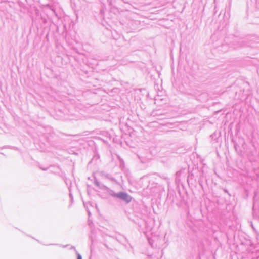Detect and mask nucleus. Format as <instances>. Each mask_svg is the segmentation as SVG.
Instances as JSON below:
<instances>
[{
    "label": "nucleus",
    "mask_w": 259,
    "mask_h": 259,
    "mask_svg": "<svg viewBox=\"0 0 259 259\" xmlns=\"http://www.w3.org/2000/svg\"><path fill=\"white\" fill-rule=\"evenodd\" d=\"M116 196L127 202H129L132 200V197L128 195L126 193L121 192L116 195Z\"/></svg>",
    "instance_id": "f257e3e1"
},
{
    "label": "nucleus",
    "mask_w": 259,
    "mask_h": 259,
    "mask_svg": "<svg viewBox=\"0 0 259 259\" xmlns=\"http://www.w3.org/2000/svg\"><path fill=\"white\" fill-rule=\"evenodd\" d=\"M77 259H82V257H81V256L80 255V254H77Z\"/></svg>",
    "instance_id": "f03ea898"
}]
</instances>
